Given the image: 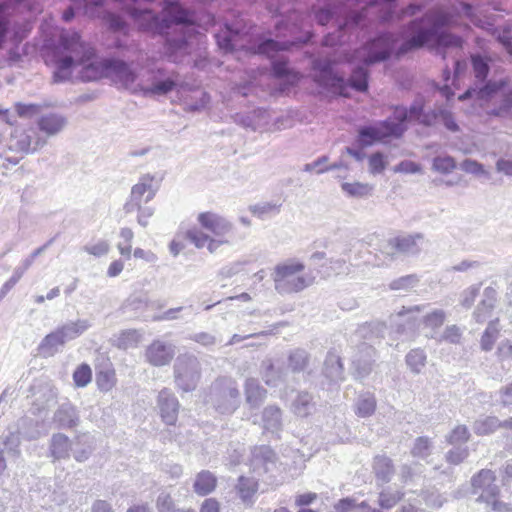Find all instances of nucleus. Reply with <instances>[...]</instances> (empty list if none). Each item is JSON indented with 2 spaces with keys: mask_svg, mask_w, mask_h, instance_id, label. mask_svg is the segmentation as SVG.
Segmentation results:
<instances>
[{
  "mask_svg": "<svg viewBox=\"0 0 512 512\" xmlns=\"http://www.w3.org/2000/svg\"><path fill=\"white\" fill-rule=\"evenodd\" d=\"M194 491L201 496L211 493L216 487V477L210 471H201L194 482Z\"/></svg>",
  "mask_w": 512,
  "mask_h": 512,
  "instance_id": "nucleus-36",
  "label": "nucleus"
},
{
  "mask_svg": "<svg viewBox=\"0 0 512 512\" xmlns=\"http://www.w3.org/2000/svg\"><path fill=\"white\" fill-rule=\"evenodd\" d=\"M244 388L246 402L250 407H258L264 401L267 391L259 384L257 379L248 378L245 382Z\"/></svg>",
  "mask_w": 512,
  "mask_h": 512,
  "instance_id": "nucleus-33",
  "label": "nucleus"
},
{
  "mask_svg": "<svg viewBox=\"0 0 512 512\" xmlns=\"http://www.w3.org/2000/svg\"><path fill=\"white\" fill-rule=\"evenodd\" d=\"M157 403L163 421L168 425L175 424L180 405L174 393L168 388L162 389L158 394Z\"/></svg>",
  "mask_w": 512,
  "mask_h": 512,
  "instance_id": "nucleus-20",
  "label": "nucleus"
},
{
  "mask_svg": "<svg viewBox=\"0 0 512 512\" xmlns=\"http://www.w3.org/2000/svg\"><path fill=\"white\" fill-rule=\"evenodd\" d=\"M498 321H491L481 338V347L485 351H490L498 337Z\"/></svg>",
  "mask_w": 512,
  "mask_h": 512,
  "instance_id": "nucleus-50",
  "label": "nucleus"
},
{
  "mask_svg": "<svg viewBox=\"0 0 512 512\" xmlns=\"http://www.w3.org/2000/svg\"><path fill=\"white\" fill-rule=\"evenodd\" d=\"M151 85L143 88L144 95H166L180 83V74L175 70L155 68L149 71Z\"/></svg>",
  "mask_w": 512,
  "mask_h": 512,
  "instance_id": "nucleus-14",
  "label": "nucleus"
},
{
  "mask_svg": "<svg viewBox=\"0 0 512 512\" xmlns=\"http://www.w3.org/2000/svg\"><path fill=\"white\" fill-rule=\"evenodd\" d=\"M218 45L227 51L242 49L245 47L242 41V33L238 28L226 25L225 29L216 35Z\"/></svg>",
  "mask_w": 512,
  "mask_h": 512,
  "instance_id": "nucleus-27",
  "label": "nucleus"
},
{
  "mask_svg": "<svg viewBox=\"0 0 512 512\" xmlns=\"http://www.w3.org/2000/svg\"><path fill=\"white\" fill-rule=\"evenodd\" d=\"M406 363L413 373H420L426 363V354L421 349H413L406 355Z\"/></svg>",
  "mask_w": 512,
  "mask_h": 512,
  "instance_id": "nucleus-48",
  "label": "nucleus"
},
{
  "mask_svg": "<svg viewBox=\"0 0 512 512\" xmlns=\"http://www.w3.org/2000/svg\"><path fill=\"white\" fill-rule=\"evenodd\" d=\"M46 144V137L40 135L35 129H15L11 134L9 147L11 150L29 154L37 152Z\"/></svg>",
  "mask_w": 512,
  "mask_h": 512,
  "instance_id": "nucleus-15",
  "label": "nucleus"
},
{
  "mask_svg": "<svg viewBox=\"0 0 512 512\" xmlns=\"http://www.w3.org/2000/svg\"><path fill=\"white\" fill-rule=\"evenodd\" d=\"M501 426L496 416H485L474 422L473 430L477 435H489L494 433Z\"/></svg>",
  "mask_w": 512,
  "mask_h": 512,
  "instance_id": "nucleus-40",
  "label": "nucleus"
},
{
  "mask_svg": "<svg viewBox=\"0 0 512 512\" xmlns=\"http://www.w3.org/2000/svg\"><path fill=\"white\" fill-rule=\"evenodd\" d=\"M310 360L309 353L302 348L292 350L288 355V367L294 373L304 371Z\"/></svg>",
  "mask_w": 512,
  "mask_h": 512,
  "instance_id": "nucleus-37",
  "label": "nucleus"
},
{
  "mask_svg": "<svg viewBox=\"0 0 512 512\" xmlns=\"http://www.w3.org/2000/svg\"><path fill=\"white\" fill-rule=\"evenodd\" d=\"M293 44L294 41L274 40L271 38H266L257 44V52L259 54H265L268 57H274L276 52L281 50H289Z\"/></svg>",
  "mask_w": 512,
  "mask_h": 512,
  "instance_id": "nucleus-35",
  "label": "nucleus"
},
{
  "mask_svg": "<svg viewBox=\"0 0 512 512\" xmlns=\"http://www.w3.org/2000/svg\"><path fill=\"white\" fill-rule=\"evenodd\" d=\"M323 374L332 382L344 379V369L340 357L334 352H328L324 361Z\"/></svg>",
  "mask_w": 512,
  "mask_h": 512,
  "instance_id": "nucleus-32",
  "label": "nucleus"
},
{
  "mask_svg": "<svg viewBox=\"0 0 512 512\" xmlns=\"http://www.w3.org/2000/svg\"><path fill=\"white\" fill-rule=\"evenodd\" d=\"M440 109L424 111L423 104L416 101L409 108L395 107L392 117L406 126L409 121H416L423 126L432 127L439 120Z\"/></svg>",
  "mask_w": 512,
  "mask_h": 512,
  "instance_id": "nucleus-12",
  "label": "nucleus"
},
{
  "mask_svg": "<svg viewBox=\"0 0 512 512\" xmlns=\"http://www.w3.org/2000/svg\"><path fill=\"white\" fill-rule=\"evenodd\" d=\"M15 110L17 115L21 118H32L39 113L40 106L36 104L16 103Z\"/></svg>",
  "mask_w": 512,
  "mask_h": 512,
  "instance_id": "nucleus-63",
  "label": "nucleus"
},
{
  "mask_svg": "<svg viewBox=\"0 0 512 512\" xmlns=\"http://www.w3.org/2000/svg\"><path fill=\"white\" fill-rule=\"evenodd\" d=\"M67 125V119L57 113H48L42 115L37 120L38 129L47 137L59 134Z\"/></svg>",
  "mask_w": 512,
  "mask_h": 512,
  "instance_id": "nucleus-25",
  "label": "nucleus"
},
{
  "mask_svg": "<svg viewBox=\"0 0 512 512\" xmlns=\"http://www.w3.org/2000/svg\"><path fill=\"white\" fill-rule=\"evenodd\" d=\"M343 192H345L350 197H366L371 195L373 187L367 183H347L344 182L341 185Z\"/></svg>",
  "mask_w": 512,
  "mask_h": 512,
  "instance_id": "nucleus-43",
  "label": "nucleus"
},
{
  "mask_svg": "<svg viewBox=\"0 0 512 512\" xmlns=\"http://www.w3.org/2000/svg\"><path fill=\"white\" fill-rule=\"evenodd\" d=\"M374 362L375 349L365 342L359 345L357 352L352 357L355 378L363 379L367 377L373 369Z\"/></svg>",
  "mask_w": 512,
  "mask_h": 512,
  "instance_id": "nucleus-17",
  "label": "nucleus"
},
{
  "mask_svg": "<svg viewBox=\"0 0 512 512\" xmlns=\"http://www.w3.org/2000/svg\"><path fill=\"white\" fill-rule=\"evenodd\" d=\"M408 126L393 120L379 121L375 125L364 126L358 130L357 141L361 147H368L388 138H400Z\"/></svg>",
  "mask_w": 512,
  "mask_h": 512,
  "instance_id": "nucleus-8",
  "label": "nucleus"
},
{
  "mask_svg": "<svg viewBox=\"0 0 512 512\" xmlns=\"http://www.w3.org/2000/svg\"><path fill=\"white\" fill-rule=\"evenodd\" d=\"M158 512H175V503L169 493L161 492L156 500Z\"/></svg>",
  "mask_w": 512,
  "mask_h": 512,
  "instance_id": "nucleus-61",
  "label": "nucleus"
},
{
  "mask_svg": "<svg viewBox=\"0 0 512 512\" xmlns=\"http://www.w3.org/2000/svg\"><path fill=\"white\" fill-rule=\"evenodd\" d=\"M506 85L505 80L499 81H488L487 83L467 89L462 95L459 96V100H465L467 98H477L479 100H489L499 90L503 89Z\"/></svg>",
  "mask_w": 512,
  "mask_h": 512,
  "instance_id": "nucleus-24",
  "label": "nucleus"
},
{
  "mask_svg": "<svg viewBox=\"0 0 512 512\" xmlns=\"http://www.w3.org/2000/svg\"><path fill=\"white\" fill-rule=\"evenodd\" d=\"M198 222L201 227L210 232L207 234L198 228L188 229L185 238L195 245L196 248L204 247L213 254L223 245H233L237 237L234 225L226 218L212 212H203L198 215Z\"/></svg>",
  "mask_w": 512,
  "mask_h": 512,
  "instance_id": "nucleus-5",
  "label": "nucleus"
},
{
  "mask_svg": "<svg viewBox=\"0 0 512 512\" xmlns=\"http://www.w3.org/2000/svg\"><path fill=\"white\" fill-rule=\"evenodd\" d=\"M303 270L304 265L294 260L276 265L272 273L275 290L280 294H291L308 287L309 279L300 274Z\"/></svg>",
  "mask_w": 512,
  "mask_h": 512,
  "instance_id": "nucleus-6",
  "label": "nucleus"
},
{
  "mask_svg": "<svg viewBox=\"0 0 512 512\" xmlns=\"http://www.w3.org/2000/svg\"><path fill=\"white\" fill-rule=\"evenodd\" d=\"M32 390L34 391V401L31 408L33 414H41L55 404L57 394L49 384L34 386Z\"/></svg>",
  "mask_w": 512,
  "mask_h": 512,
  "instance_id": "nucleus-21",
  "label": "nucleus"
},
{
  "mask_svg": "<svg viewBox=\"0 0 512 512\" xmlns=\"http://www.w3.org/2000/svg\"><path fill=\"white\" fill-rule=\"evenodd\" d=\"M431 442L427 437H418L412 448V455L419 458H426L431 454Z\"/></svg>",
  "mask_w": 512,
  "mask_h": 512,
  "instance_id": "nucleus-58",
  "label": "nucleus"
},
{
  "mask_svg": "<svg viewBox=\"0 0 512 512\" xmlns=\"http://www.w3.org/2000/svg\"><path fill=\"white\" fill-rule=\"evenodd\" d=\"M497 302V291L493 287H486L482 299L473 312V318L477 323L485 322Z\"/></svg>",
  "mask_w": 512,
  "mask_h": 512,
  "instance_id": "nucleus-26",
  "label": "nucleus"
},
{
  "mask_svg": "<svg viewBox=\"0 0 512 512\" xmlns=\"http://www.w3.org/2000/svg\"><path fill=\"white\" fill-rule=\"evenodd\" d=\"M386 168V162L382 153L377 152L369 158V169L372 174H380Z\"/></svg>",
  "mask_w": 512,
  "mask_h": 512,
  "instance_id": "nucleus-64",
  "label": "nucleus"
},
{
  "mask_svg": "<svg viewBox=\"0 0 512 512\" xmlns=\"http://www.w3.org/2000/svg\"><path fill=\"white\" fill-rule=\"evenodd\" d=\"M39 422L32 418L24 417L20 419L18 424L19 433L28 440H34L40 437L41 433L38 429Z\"/></svg>",
  "mask_w": 512,
  "mask_h": 512,
  "instance_id": "nucleus-42",
  "label": "nucleus"
},
{
  "mask_svg": "<svg viewBox=\"0 0 512 512\" xmlns=\"http://www.w3.org/2000/svg\"><path fill=\"white\" fill-rule=\"evenodd\" d=\"M272 70L276 77L286 79L289 84L296 83L300 78L298 73L291 71L288 61L283 56L272 62Z\"/></svg>",
  "mask_w": 512,
  "mask_h": 512,
  "instance_id": "nucleus-38",
  "label": "nucleus"
},
{
  "mask_svg": "<svg viewBox=\"0 0 512 512\" xmlns=\"http://www.w3.org/2000/svg\"><path fill=\"white\" fill-rule=\"evenodd\" d=\"M174 382L183 392L195 390L201 378V365L196 356L180 354L173 366Z\"/></svg>",
  "mask_w": 512,
  "mask_h": 512,
  "instance_id": "nucleus-9",
  "label": "nucleus"
},
{
  "mask_svg": "<svg viewBox=\"0 0 512 512\" xmlns=\"http://www.w3.org/2000/svg\"><path fill=\"white\" fill-rule=\"evenodd\" d=\"M79 421L76 407L69 402L62 403L53 416V422L59 429H72L79 424Z\"/></svg>",
  "mask_w": 512,
  "mask_h": 512,
  "instance_id": "nucleus-23",
  "label": "nucleus"
},
{
  "mask_svg": "<svg viewBox=\"0 0 512 512\" xmlns=\"http://www.w3.org/2000/svg\"><path fill=\"white\" fill-rule=\"evenodd\" d=\"M54 61L55 82L68 80L73 69L77 67L80 68L78 73L82 81L110 77L115 84L125 89H129L138 77L132 65L121 59H99L94 49L81 41L80 35L75 31L60 34L59 44L54 50Z\"/></svg>",
  "mask_w": 512,
  "mask_h": 512,
  "instance_id": "nucleus-1",
  "label": "nucleus"
},
{
  "mask_svg": "<svg viewBox=\"0 0 512 512\" xmlns=\"http://www.w3.org/2000/svg\"><path fill=\"white\" fill-rule=\"evenodd\" d=\"M376 409V399L373 394L365 393L359 396L356 402V414L359 417H369Z\"/></svg>",
  "mask_w": 512,
  "mask_h": 512,
  "instance_id": "nucleus-41",
  "label": "nucleus"
},
{
  "mask_svg": "<svg viewBox=\"0 0 512 512\" xmlns=\"http://www.w3.org/2000/svg\"><path fill=\"white\" fill-rule=\"evenodd\" d=\"M327 4L315 11L314 17L318 24L324 26L334 17H343L338 22L336 32L327 34L323 39L325 46L342 45L346 42L345 30L360 26L365 20L390 22L396 15L397 0H369L361 10L355 9L360 0H318Z\"/></svg>",
  "mask_w": 512,
  "mask_h": 512,
  "instance_id": "nucleus-3",
  "label": "nucleus"
},
{
  "mask_svg": "<svg viewBox=\"0 0 512 512\" xmlns=\"http://www.w3.org/2000/svg\"><path fill=\"white\" fill-rule=\"evenodd\" d=\"M116 381V374L113 368L102 369L97 373L96 383L101 391H110L115 386Z\"/></svg>",
  "mask_w": 512,
  "mask_h": 512,
  "instance_id": "nucleus-44",
  "label": "nucleus"
},
{
  "mask_svg": "<svg viewBox=\"0 0 512 512\" xmlns=\"http://www.w3.org/2000/svg\"><path fill=\"white\" fill-rule=\"evenodd\" d=\"M419 280L416 275H406L390 282L389 288L391 290L408 291L418 284Z\"/></svg>",
  "mask_w": 512,
  "mask_h": 512,
  "instance_id": "nucleus-55",
  "label": "nucleus"
},
{
  "mask_svg": "<svg viewBox=\"0 0 512 512\" xmlns=\"http://www.w3.org/2000/svg\"><path fill=\"white\" fill-rule=\"evenodd\" d=\"M91 327L87 319H77L68 321L57 327L59 333L63 336L65 342L72 341L84 334Z\"/></svg>",
  "mask_w": 512,
  "mask_h": 512,
  "instance_id": "nucleus-30",
  "label": "nucleus"
},
{
  "mask_svg": "<svg viewBox=\"0 0 512 512\" xmlns=\"http://www.w3.org/2000/svg\"><path fill=\"white\" fill-rule=\"evenodd\" d=\"M512 110V90L504 95L498 108L489 111L490 115L503 117L508 115Z\"/></svg>",
  "mask_w": 512,
  "mask_h": 512,
  "instance_id": "nucleus-62",
  "label": "nucleus"
},
{
  "mask_svg": "<svg viewBox=\"0 0 512 512\" xmlns=\"http://www.w3.org/2000/svg\"><path fill=\"white\" fill-rule=\"evenodd\" d=\"M210 401L220 413H233L240 404L236 381L226 377L217 379L210 388Z\"/></svg>",
  "mask_w": 512,
  "mask_h": 512,
  "instance_id": "nucleus-7",
  "label": "nucleus"
},
{
  "mask_svg": "<svg viewBox=\"0 0 512 512\" xmlns=\"http://www.w3.org/2000/svg\"><path fill=\"white\" fill-rule=\"evenodd\" d=\"M470 437V433L465 425L456 426L449 436L447 441L451 445L467 442Z\"/></svg>",
  "mask_w": 512,
  "mask_h": 512,
  "instance_id": "nucleus-59",
  "label": "nucleus"
},
{
  "mask_svg": "<svg viewBox=\"0 0 512 512\" xmlns=\"http://www.w3.org/2000/svg\"><path fill=\"white\" fill-rule=\"evenodd\" d=\"M175 355V346L162 340H154L145 350L146 361L155 367L168 365Z\"/></svg>",
  "mask_w": 512,
  "mask_h": 512,
  "instance_id": "nucleus-16",
  "label": "nucleus"
},
{
  "mask_svg": "<svg viewBox=\"0 0 512 512\" xmlns=\"http://www.w3.org/2000/svg\"><path fill=\"white\" fill-rule=\"evenodd\" d=\"M472 487L473 493L480 491L477 501L485 502L490 510L498 512L506 510V504L498 500L500 490L493 471L482 469L472 478Z\"/></svg>",
  "mask_w": 512,
  "mask_h": 512,
  "instance_id": "nucleus-10",
  "label": "nucleus"
},
{
  "mask_svg": "<svg viewBox=\"0 0 512 512\" xmlns=\"http://www.w3.org/2000/svg\"><path fill=\"white\" fill-rule=\"evenodd\" d=\"M316 410L313 396L307 391L298 392L291 404V411L298 417H308Z\"/></svg>",
  "mask_w": 512,
  "mask_h": 512,
  "instance_id": "nucleus-31",
  "label": "nucleus"
},
{
  "mask_svg": "<svg viewBox=\"0 0 512 512\" xmlns=\"http://www.w3.org/2000/svg\"><path fill=\"white\" fill-rule=\"evenodd\" d=\"M424 240L422 233L407 234L390 239L388 247L404 255L415 256L421 252Z\"/></svg>",
  "mask_w": 512,
  "mask_h": 512,
  "instance_id": "nucleus-18",
  "label": "nucleus"
},
{
  "mask_svg": "<svg viewBox=\"0 0 512 512\" xmlns=\"http://www.w3.org/2000/svg\"><path fill=\"white\" fill-rule=\"evenodd\" d=\"M456 168V162L451 156H437L433 159L432 169L441 174H449Z\"/></svg>",
  "mask_w": 512,
  "mask_h": 512,
  "instance_id": "nucleus-52",
  "label": "nucleus"
},
{
  "mask_svg": "<svg viewBox=\"0 0 512 512\" xmlns=\"http://www.w3.org/2000/svg\"><path fill=\"white\" fill-rule=\"evenodd\" d=\"M471 63L476 79L483 82L490 70L487 58L481 55H474L472 56Z\"/></svg>",
  "mask_w": 512,
  "mask_h": 512,
  "instance_id": "nucleus-51",
  "label": "nucleus"
},
{
  "mask_svg": "<svg viewBox=\"0 0 512 512\" xmlns=\"http://www.w3.org/2000/svg\"><path fill=\"white\" fill-rule=\"evenodd\" d=\"M50 454L55 460L69 458L71 450L70 439L62 433H56L51 437Z\"/></svg>",
  "mask_w": 512,
  "mask_h": 512,
  "instance_id": "nucleus-34",
  "label": "nucleus"
},
{
  "mask_svg": "<svg viewBox=\"0 0 512 512\" xmlns=\"http://www.w3.org/2000/svg\"><path fill=\"white\" fill-rule=\"evenodd\" d=\"M481 284H473L464 289L459 296V303L465 309H470L479 295Z\"/></svg>",
  "mask_w": 512,
  "mask_h": 512,
  "instance_id": "nucleus-54",
  "label": "nucleus"
},
{
  "mask_svg": "<svg viewBox=\"0 0 512 512\" xmlns=\"http://www.w3.org/2000/svg\"><path fill=\"white\" fill-rule=\"evenodd\" d=\"M237 489L241 499L247 501L257 492L258 483L254 478L241 476L238 481Z\"/></svg>",
  "mask_w": 512,
  "mask_h": 512,
  "instance_id": "nucleus-45",
  "label": "nucleus"
},
{
  "mask_svg": "<svg viewBox=\"0 0 512 512\" xmlns=\"http://www.w3.org/2000/svg\"><path fill=\"white\" fill-rule=\"evenodd\" d=\"M398 42L399 38L394 34L383 33L356 49L351 60L358 62L359 65L352 70L348 81L334 71L335 59L326 56L317 57L312 61L314 81L342 96L347 95L348 87L364 92L368 89L367 67L387 60L396 49Z\"/></svg>",
  "mask_w": 512,
  "mask_h": 512,
  "instance_id": "nucleus-2",
  "label": "nucleus"
},
{
  "mask_svg": "<svg viewBox=\"0 0 512 512\" xmlns=\"http://www.w3.org/2000/svg\"><path fill=\"white\" fill-rule=\"evenodd\" d=\"M262 427L265 432L271 433L279 438L283 428V413L276 405H268L262 411Z\"/></svg>",
  "mask_w": 512,
  "mask_h": 512,
  "instance_id": "nucleus-22",
  "label": "nucleus"
},
{
  "mask_svg": "<svg viewBox=\"0 0 512 512\" xmlns=\"http://www.w3.org/2000/svg\"><path fill=\"white\" fill-rule=\"evenodd\" d=\"M402 496L403 494L399 491L390 492L384 490L379 495L378 504L383 509H390L401 500Z\"/></svg>",
  "mask_w": 512,
  "mask_h": 512,
  "instance_id": "nucleus-56",
  "label": "nucleus"
},
{
  "mask_svg": "<svg viewBox=\"0 0 512 512\" xmlns=\"http://www.w3.org/2000/svg\"><path fill=\"white\" fill-rule=\"evenodd\" d=\"M66 344L63 336L59 333L57 328L51 333L47 334L38 346V352L43 357H52L60 351Z\"/></svg>",
  "mask_w": 512,
  "mask_h": 512,
  "instance_id": "nucleus-29",
  "label": "nucleus"
},
{
  "mask_svg": "<svg viewBox=\"0 0 512 512\" xmlns=\"http://www.w3.org/2000/svg\"><path fill=\"white\" fill-rule=\"evenodd\" d=\"M73 379L78 387H85L92 379V371L89 365L81 364L73 373Z\"/></svg>",
  "mask_w": 512,
  "mask_h": 512,
  "instance_id": "nucleus-57",
  "label": "nucleus"
},
{
  "mask_svg": "<svg viewBox=\"0 0 512 512\" xmlns=\"http://www.w3.org/2000/svg\"><path fill=\"white\" fill-rule=\"evenodd\" d=\"M159 189V183L155 177L145 174L140 177L139 181L132 186L129 200L124 205L126 213H132L136 208H140V204L150 202Z\"/></svg>",
  "mask_w": 512,
  "mask_h": 512,
  "instance_id": "nucleus-13",
  "label": "nucleus"
},
{
  "mask_svg": "<svg viewBox=\"0 0 512 512\" xmlns=\"http://www.w3.org/2000/svg\"><path fill=\"white\" fill-rule=\"evenodd\" d=\"M83 250L95 257H101L108 254L110 245L106 240H99L94 244H88L83 247Z\"/></svg>",
  "mask_w": 512,
  "mask_h": 512,
  "instance_id": "nucleus-60",
  "label": "nucleus"
},
{
  "mask_svg": "<svg viewBox=\"0 0 512 512\" xmlns=\"http://www.w3.org/2000/svg\"><path fill=\"white\" fill-rule=\"evenodd\" d=\"M446 319V312L442 309H433L423 317L425 327L435 330L443 325Z\"/></svg>",
  "mask_w": 512,
  "mask_h": 512,
  "instance_id": "nucleus-49",
  "label": "nucleus"
},
{
  "mask_svg": "<svg viewBox=\"0 0 512 512\" xmlns=\"http://www.w3.org/2000/svg\"><path fill=\"white\" fill-rule=\"evenodd\" d=\"M275 12L282 17L275 23L276 37L280 39L288 35L291 36L292 39L290 41H294L292 46L302 43L303 40L297 37L296 34L305 28V22L308 17L296 9H293L288 14H284L282 6L276 7ZM304 42H307V39H304Z\"/></svg>",
  "mask_w": 512,
  "mask_h": 512,
  "instance_id": "nucleus-11",
  "label": "nucleus"
},
{
  "mask_svg": "<svg viewBox=\"0 0 512 512\" xmlns=\"http://www.w3.org/2000/svg\"><path fill=\"white\" fill-rule=\"evenodd\" d=\"M261 376L266 385L277 387L284 382L286 370L283 367H276L271 359H265L261 363Z\"/></svg>",
  "mask_w": 512,
  "mask_h": 512,
  "instance_id": "nucleus-28",
  "label": "nucleus"
},
{
  "mask_svg": "<svg viewBox=\"0 0 512 512\" xmlns=\"http://www.w3.org/2000/svg\"><path fill=\"white\" fill-rule=\"evenodd\" d=\"M280 204L272 203V202H262L249 207L250 212L260 218L265 219L270 215H275L279 213Z\"/></svg>",
  "mask_w": 512,
  "mask_h": 512,
  "instance_id": "nucleus-47",
  "label": "nucleus"
},
{
  "mask_svg": "<svg viewBox=\"0 0 512 512\" xmlns=\"http://www.w3.org/2000/svg\"><path fill=\"white\" fill-rule=\"evenodd\" d=\"M139 334L136 330H125L116 339V346L120 349H128L137 346Z\"/></svg>",
  "mask_w": 512,
  "mask_h": 512,
  "instance_id": "nucleus-53",
  "label": "nucleus"
},
{
  "mask_svg": "<svg viewBox=\"0 0 512 512\" xmlns=\"http://www.w3.org/2000/svg\"><path fill=\"white\" fill-rule=\"evenodd\" d=\"M275 463L276 455L269 446L262 445L252 449L250 464L253 472L258 476L270 472Z\"/></svg>",
  "mask_w": 512,
  "mask_h": 512,
  "instance_id": "nucleus-19",
  "label": "nucleus"
},
{
  "mask_svg": "<svg viewBox=\"0 0 512 512\" xmlns=\"http://www.w3.org/2000/svg\"><path fill=\"white\" fill-rule=\"evenodd\" d=\"M374 472L377 479L381 480L384 483H387L391 480V477L394 473L392 461L385 456H377L374 459Z\"/></svg>",
  "mask_w": 512,
  "mask_h": 512,
  "instance_id": "nucleus-39",
  "label": "nucleus"
},
{
  "mask_svg": "<svg viewBox=\"0 0 512 512\" xmlns=\"http://www.w3.org/2000/svg\"><path fill=\"white\" fill-rule=\"evenodd\" d=\"M119 237L121 240L117 244V249L122 256L130 259L132 250L131 242L134 238V233L130 228L123 227L120 229Z\"/></svg>",
  "mask_w": 512,
  "mask_h": 512,
  "instance_id": "nucleus-46",
  "label": "nucleus"
},
{
  "mask_svg": "<svg viewBox=\"0 0 512 512\" xmlns=\"http://www.w3.org/2000/svg\"><path fill=\"white\" fill-rule=\"evenodd\" d=\"M462 15L477 23L474 8L464 2L453 6L450 11L441 10L423 19L411 21L403 31L404 41L401 43L398 53L405 54L429 43L438 47H461L462 39L448 33L445 28L455 23V17Z\"/></svg>",
  "mask_w": 512,
  "mask_h": 512,
  "instance_id": "nucleus-4",
  "label": "nucleus"
}]
</instances>
